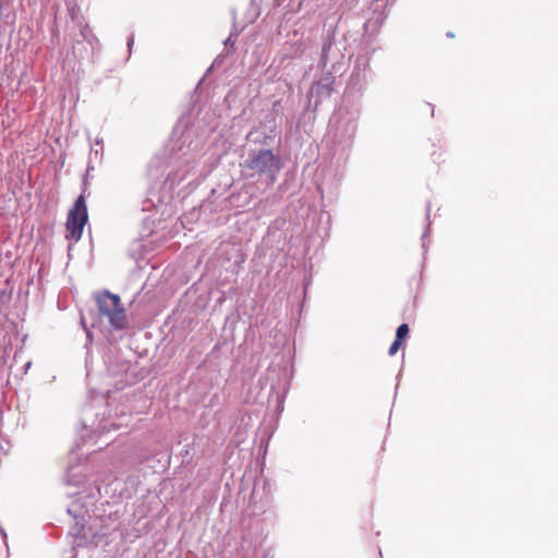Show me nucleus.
Wrapping results in <instances>:
<instances>
[{
  "instance_id": "obj_1",
  "label": "nucleus",
  "mask_w": 558,
  "mask_h": 558,
  "mask_svg": "<svg viewBox=\"0 0 558 558\" xmlns=\"http://www.w3.org/2000/svg\"><path fill=\"white\" fill-rule=\"evenodd\" d=\"M95 302L99 316L106 317L114 329L126 328L128 317L119 295L100 291L95 294Z\"/></svg>"
},
{
  "instance_id": "obj_2",
  "label": "nucleus",
  "mask_w": 558,
  "mask_h": 558,
  "mask_svg": "<svg viewBox=\"0 0 558 558\" xmlns=\"http://www.w3.org/2000/svg\"><path fill=\"white\" fill-rule=\"evenodd\" d=\"M88 221L85 195L81 194L68 213L65 229L68 240L77 242L83 234L84 226Z\"/></svg>"
},
{
  "instance_id": "obj_3",
  "label": "nucleus",
  "mask_w": 558,
  "mask_h": 558,
  "mask_svg": "<svg viewBox=\"0 0 558 558\" xmlns=\"http://www.w3.org/2000/svg\"><path fill=\"white\" fill-rule=\"evenodd\" d=\"M281 159L272 154L270 149H260L245 162V168L258 174L271 173L281 169Z\"/></svg>"
},
{
  "instance_id": "obj_4",
  "label": "nucleus",
  "mask_w": 558,
  "mask_h": 558,
  "mask_svg": "<svg viewBox=\"0 0 558 558\" xmlns=\"http://www.w3.org/2000/svg\"><path fill=\"white\" fill-rule=\"evenodd\" d=\"M409 333V326L407 324H401L396 332V338L399 340H403Z\"/></svg>"
},
{
  "instance_id": "obj_5",
  "label": "nucleus",
  "mask_w": 558,
  "mask_h": 558,
  "mask_svg": "<svg viewBox=\"0 0 558 558\" xmlns=\"http://www.w3.org/2000/svg\"><path fill=\"white\" fill-rule=\"evenodd\" d=\"M401 344H402V341L396 338L388 350L389 355H395L398 352V350L400 349Z\"/></svg>"
}]
</instances>
